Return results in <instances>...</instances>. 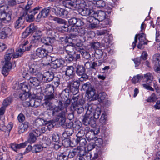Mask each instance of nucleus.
Listing matches in <instances>:
<instances>
[{
  "label": "nucleus",
  "instance_id": "1",
  "mask_svg": "<svg viewBox=\"0 0 160 160\" xmlns=\"http://www.w3.org/2000/svg\"><path fill=\"white\" fill-rule=\"evenodd\" d=\"M82 89L86 92V93L89 98L92 97L93 100H98L102 102L105 99L106 94L105 92H101L98 94L95 95L96 90L89 82H87L84 84L82 86Z\"/></svg>",
  "mask_w": 160,
  "mask_h": 160
},
{
  "label": "nucleus",
  "instance_id": "2",
  "mask_svg": "<svg viewBox=\"0 0 160 160\" xmlns=\"http://www.w3.org/2000/svg\"><path fill=\"white\" fill-rule=\"evenodd\" d=\"M138 38L139 41V44L137 46L138 48L142 49L143 48V45L147 44V43L146 42V38L144 34L142 33L140 34H137L135 35V37L134 41L132 44L133 49L136 46V43L137 42Z\"/></svg>",
  "mask_w": 160,
  "mask_h": 160
},
{
  "label": "nucleus",
  "instance_id": "3",
  "mask_svg": "<svg viewBox=\"0 0 160 160\" xmlns=\"http://www.w3.org/2000/svg\"><path fill=\"white\" fill-rule=\"evenodd\" d=\"M75 68L77 74L80 77L79 78L80 81H86L88 78V75L85 73V69L83 65H77L75 66Z\"/></svg>",
  "mask_w": 160,
  "mask_h": 160
},
{
  "label": "nucleus",
  "instance_id": "4",
  "mask_svg": "<svg viewBox=\"0 0 160 160\" xmlns=\"http://www.w3.org/2000/svg\"><path fill=\"white\" fill-rule=\"evenodd\" d=\"M82 122L85 125H90L92 127H94L96 125L95 120L92 116H91L90 115L86 114L84 116L82 119Z\"/></svg>",
  "mask_w": 160,
  "mask_h": 160
},
{
  "label": "nucleus",
  "instance_id": "5",
  "mask_svg": "<svg viewBox=\"0 0 160 160\" xmlns=\"http://www.w3.org/2000/svg\"><path fill=\"white\" fill-rule=\"evenodd\" d=\"M72 33L74 36H77L78 35L81 37H82L83 39L81 40L82 42H84L86 41V35L87 34V32L86 29L84 28H79L78 29L75 28L74 27ZM73 34H72V35Z\"/></svg>",
  "mask_w": 160,
  "mask_h": 160
},
{
  "label": "nucleus",
  "instance_id": "6",
  "mask_svg": "<svg viewBox=\"0 0 160 160\" xmlns=\"http://www.w3.org/2000/svg\"><path fill=\"white\" fill-rule=\"evenodd\" d=\"M52 12L57 16L62 18H66L67 16L68 12L64 9L56 6H52Z\"/></svg>",
  "mask_w": 160,
  "mask_h": 160
},
{
  "label": "nucleus",
  "instance_id": "7",
  "mask_svg": "<svg viewBox=\"0 0 160 160\" xmlns=\"http://www.w3.org/2000/svg\"><path fill=\"white\" fill-rule=\"evenodd\" d=\"M67 112V109H65L63 111H62L61 113H59L58 116L56 117L55 121L57 122L60 125H63L66 120L65 116Z\"/></svg>",
  "mask_w": 160,
  "mask_h": 160
},
{
  "label": "nucleus",
  "instance_id": "8",
  "mask_svg": "<svg viewBox=\"0 0 160 160\" xmlns=\"http://www.w3.org/2000/svg\"><path fill=\"white\" fill-rule=\"evenodd\" d=\"M12 128V125L11 124H8L7 126L4 125V122L2 120H0V131L5 132V136L6 137L9 136V133Z\"/></svg>",
  "mask_w": 160,
  "mask_h": 160
},
{
  "label": "nucleus",
  "instance_id": "9",
  "mask_svg": "<svg viewBox=\"0 0 160 160\" xmlns=\"http://www.w3.org/2000/svg\"><path fill=\"white\" fill-rule=\"evenodd\" d=\"M23 77L24 78H26L28 79V83H29V85L32 87H36L38 86L40 84V81L38 80L37 78L34 77H31L30 78L28 79V77H27V75H28L27 72L25 73V75L23 74Z\"/></svg>",
  "mask_w": 160,
  "mask_h": 160
},
{
  "label": "nucleus",
  "instance_id": "10",
  "mask_svg": "<svg viewBox=\"0 0 160 160\" xmlns=\"http://www.w3.org/2000/svg\"><path fill=\"white\" fill-rule=\"evenodd\" d=\"M38 29V27L34 24H31L22 33V37L24 38L27 37L29 35L35 32Z\"/></svg>",
  "mask_w": 160,
  "mask_h": 160
},
{
  "label": "nucleus",
  "instance_id": "11",
  "mask_svg": "<svg viewBox=\"0 0 160 160\" xmlns=\"http://www.w3.org/2000/svg\"><path fill=\"white\" fill-rule=\"evenodd\" d=\"M66 108H64V107L63 106L62 102L59 101L58 106H52L51 109L53 110V113L54 114V116H58L59 113H61V112L63 111Z\"/></svg>",
  "mask_w": 160,
  "mask_h": 160
},
{
  "label": "nucleus",
  "instance_id": "12",
  "mask_svg": "<svg viewBox=\"0 0 160 160\" xmlns=\"http://www.w3.org/2000/svg\"><path fill=\"white\" fill-rule=\"evenodd\" d=\"M68 86L70 87V91L74 95L77 94L79 92V83L77 82H74L72 83L71 82L68 83Z\"/></svg>",
  "mask_w": 160,
  "mask_h": 160
},
{
  "label": "nucleus",
  "instance_id": "13",
  "mask_svg": "<svg viewBox=\"0 0 160 160\" xmlns=\"http://www.w3.org/2000/svg\"><path fill=\"white\" fill-rule=\"evenodd\" d=\"M54 74L52 72H47L44 73L42 76V80L45 82L52 81L54 78Z\"/></svg>",
  "mask_w": 160,
  "mask_h": 160
},
{
  "label": "nucleus",
  "instance_id": "14",
  "mask_svg": "<svg viewBox=\"0 0 160 160\" xmlns=\"http://www.w3.org/2000/svg\"><path fill=\"white\" fill-rule=\"evenodd\" d=\"M68 23L70 25H76L77 27H80L84 24V22L80 18H70L68 20Z\"/></svg>",
  "mask_w": 160,
  "mask_h": 160
},
{
  "label": "nucleus",
  "instance_id": "15",
  "mask_svg": "<svg viewBox=\"0 0 160 160\" xmlns=\"http://www.w3.org/2000/svg\"><path fill=\"white\" fill-rule=\"evenodd\" d=\"M79 12L81 15L84 16L93 15L94 13L93 10L87 8H81L79 9Z\"/></svg>",
  "mask_w": 160,
  "mask_h": 160
},
{
  "label": "nucleus",
  "instance_id": "16",
  "mask_svg": "<svg viewBox=\"0 0 160 160\" xmlns=\"http://www.w3.org/2000/svg\"><path fill=\"white\" fill-rule=\"evenodd\" d=\"M81 102L79 101V102L75 103L74 104V108L79 114L82 113L84 109L83 104L84 101L83 100H81Z\"/></svg>",
  "mask_w": 160,
  "mask_h": 160
},
{
  "label": "nucleus",
  "instance_id": "17",
  "mask_svg": "<svg viewBox=\"0 0 160 160\" xmlns=\"http://www.w3.org/2000/svg\"><path fill=\"white\" fill-rule=\"evenodd\" d=\"M77 137L76 140L77 144L79 145L81 147L84 146L87 143V142L85 138H83L81 135H80V133H77L76 135Z\"/></svg>",
  "mask_w": 160,
  "mask_h": 160
},
{
  "label": "nucleus",
  "instance_id": "18",
  "mask_svg": "<svg viewBox=\"0 0 160 160\" xmlns=\"http://www.w3.org/2000/svg\"><path fill=\"white\" fill-rule=\"evenodd\" d=\"M91 132H87L86 134V137L87 140L88 141H91L93 139L95 141V143H97L98 142H100V144L101 145L102 143V139L100 138H97V137H94V138H93L92 136V134Z\"/></svg>",
  "mask_w": 160,
  "mask_h": 160
},
{
  "label": "nucleus",
  "instance_id": "19",
  "mask_svg": "<svg viewBox=\"0 0 160 160\" xmlns=\"http://www.w3.org/2000/svg\"><path fill=\"white\" fill-rule=\"evenodd\" d=\"M93 14H94V16L98 22L99 21H102L104 20L106 17L105 13L102 11H99L96 13L94 12Z\"/></svg>",
  "mask_w": 160,
  "mask_h": 160
},
{
  "label": "nucleus",
  "instance_id": "20",
  "mask_svg": "<svg viewBox=\"0 0 160 160\" xmlns=\"http://www.w3.org/2000/svg\"><path fill=\"white\" fill-rule=\"evenodd\" d=\"M36 54L40 58H44L46 59L45 57L47 55L48 52L46 49L40 48H38L36 50Z\"/></svg>",
  "mask_w": 160,
  "mask_h": 160
},
{
  "label": "nucleus",
  "instance_id": "21",
  "mask_svg": "<svg viewBox=\"0 0 160 160\" xmlns=\"http://www.w3.org/2000/svg\"><path fill=\"white\" fill-rule=\"evenodd\" d=\"M64 151V152L67 155L68 158H72L77 155L76 148L72 150H70L67 149L66 148V149Z\"/></svg>",
  "mask_w": 160,
  "mask_h": 160
},
{
  "label": "nucleus",
  "instance_id": "22",
  "mask_svg": "<svg viewBox=\"0 0 160 160\" xmlns=\"http://www.w3.org/2000/svg\"><path fill=\"white\" fill-rule=\"evenodd\" d=\"M29 123L27 122H25L21 124L18 128V132L19 134L27 130L29 127Z\"/></svg>",
  "mask_w": 160,
  "mask_h": 160
},
{
  "label": "nucleus",
  "instance_id": "23",
  "mask_svg": "<svg viewBox=\"0 0 160 160\" xmlns=\"http://www.w3.org/2000/svg\"><path fill=\"white\" fill-rule=\"evenodd\" d=\"M62 4L65 7L69 8H75L74 0H64Z\"/></svg>",
  "mask_w": 160,
  "mask_h": 160
},
{
  "label": "nucleus",
  "instance_id": "24",
  "mask_svg": "<svg viewBox=\"0 0 160 160\" xmlns=\"http://www.w3.org/2000/svg\"><path fill=\"white\" fill-rule=\"evenodd\" d=\"M55 95L54 94H47L45 96V102L44 104L46 105L49 106L51 104L50 101L54 99Z\"/></svg>",
  "mask_w": 160,
  "mask_h": 160
},
{
  "label": "nucleus",
  "instance_id": "25",
  "mask_svg": "<svg viewBox=\"0 0 160 160\" xmlns=\"http://www.w3.org/2000/svg\"><path fill=\"white\" fill-rule=\"evenodd\" d=\"M64 63V61L62 59H57L53 61L52 63V65L55 68L62 66Z\"/></svg>",
  "mask_w": 160,
  "mask_h": 160
},
{
  "label": "nucleus",
  "instance_id": "26",
  "mask_svg": "<svg viewBox=\"0 0 160 160\" xmlns=\"http://www.w3.org/2000/svg\"><path fill=\"white\" fill-rule=\"evenodd\" d=\"M24 22V21L23 19L19 18L16 22L14 25L15 28L16 29L19 28L21 29H23L25 27V25L23 24Z\"/></svg>",
  "mask_w": 160,
  "mask_h": 160
},
{
  "label": "nucleus",
  "instance_id": "27",
  "mask_svg": "<svg viewBox=\"0 0 160 160\" xmlns=\"http://www.w3.org/2000/svg\"><path fill=\"white\" fill-rule=\"evenodd\" d=\"M43 34L42 31L40 30L37 31L35 32V35L33 36L34 38V41L35 42H37V44L39 42L38 41L42 40L41 38L43 36Z\"/></svg>",
  "mask_w": 160,
  "mask_h": 160
},
{
  "label": "nucleus",
  "instance_id": "28",
  "mask_svg": "<svg viewBox=\"0 0 160 160\" xmlns=\"http://www.w3.org/2000/svg\"><path fill=\"white\" fill-rule=\"evenodd\" d=\"M52 6L53 5H52L51 6L44 8L41 11V12L43 15V18H45L48 16L50 11H52Z\"/></svg>",
  "mask_w": 160,
  "mask_h": 160
},
{
  "label": "nucleus",
  "instance_id": "29",
  "mask_svg": "<svg viewBox=\"0 0 160 160\" xmlns=\"http://www.w3.org/2000/svg\"><path fill=\"white\" fill-rule=\"evenodd\" d=\"M28 144V142H25L19 144H13L11 146V148L15 151L17 150L25 147Z\"/></svg>",
  "mask_w": 160,
  "mask_h": 160
},
{
  "label": "nucleus",
  "instance_id": "30",
  "mask_svg": "<svg viewBox=\"0 0 160 160\" xmlns=\"http://www.w3.org/2000/svg\"><path fill=\"white\" fill-rule=\"evenodd\" d=\"M144 79L147 84H150L153 81V77L152 73L148 72L144 74Z\"/></svg>",
  "mask_w": 160,
  "mask_h": 160
},
{
  "label": "nucleus",
  "instance_id": "31",
  "mask_svg": "<svg viewBox=\"0 0 160 160\" xmlns=\"http://www.w3.org/2000/svg\"><path fill=\"white\" fill-rule=\"evenodd\" d=\"M41 41L46 45L52 44L54 42L55 38H53L47 37L42 39Z\"/></svg>",
  "mask_w": 160,
  "mask_h": 160
},
{
  "label": "nucleus",
  "instance_id": "32",
  "mask_svg": "<svg viewBox=\"0 0 160 160\" xmlns=\"http://www.w3.org/2000/svg\"><path fill=\"white\" fill-rule=\"evenodd\" d=\"M74 74L73 67L72 66H68L65 71V75L72 78L74 76Z\"/></svg>",
  "mask_w": 160,
  "mask_h": 160
},
{
  "label": "nucleus",
  "instance_id": "33",
  "mask_svg": "<svg viewBox=\"0 0 160 160\" xmlns=\"http://www.w3.org/2000/svg\"><path fill=\"white\" fill-rule=\"evenodd\" d=\"M102 64V62L101 61H98L95 62H93L91 63L89 62H87L85 64V65L86 64H89L90 68L95 69L96 67L100 66Z\"/></svg>",
  "mask_w": 160,
  "mask_h": 160
},
{
  "label": "nucleus",
  "instance_id": "34",
  "mask_svg": "<svg viewBox=\"0 0 160 160\" xmlns=\"http://www.w3.org/2000/svg\"><path fill=\"white\" fill-rule=\"evenodd\" d=\"M77 154L80 157H84L87 153L85 149H83L81 147H78L76 148Z\"/></svg>",
  "mask_w": 160,
  "mask_h": 160
},
{
  "label": "nucleus",
  "instance_id": "35",
  "mask_svg": "<svg viewBox=\"0 0 160 160\" xmlns=\"http://www.w3.org/2000/svg\"><path fill=\"white\" fill-rule=\"evenodd\" d=\"M75 8H82L86 6V2L84 0H74Z\"/></svg>",
  "mask_w": 160,
  "mask_h": 160
},
{
  "label": "nucleus",
  "instance_id": "36",
  "mask_svg": "<svg viewBox=\"0 0 160 160\" xmlns=\"http://www.w3.org/2000/svg\"><path fill=\"white\" fill-rule=\"evenodd\" d=\"M29 94L27 92H20L19 95V98L23 101H26L29 99Z\"/></svg>",
  "mask_w": 160,
  "mask_h": 160
},
{
  "label": "nucleus",
  "instance_id": "37",
  "mask_svg": "<svg viewBox=\"0 0 160 160\" xmlns=\"http://www.w3.org/2000/svg\"><path fill=\"white\" fill-rule=\"evenodd\" d=\"M25 52V50L23 49L21 47H20L19 48L16 50L15 53H14L13 55V58H17L19 57H21Z\"/></svg>",
  "mask_w": 160,
  "mask_h": 160
},
{
  "label": "nucleus",
  "instance_id": "38",
  "mask_svg": "<svg viewBox=\"0 0 160 160\" xmlns=\"http://www.w3.org/2000/svg\"><path fill=\"white\" fill-rule=\"evenodd\" d=\"M55 88H53L50 84L47 85L45 89V92L47 94H54Z\"/></svg>",
  "mask_w": 160,
  "mask_h": 160
},
{
  "label": "nucleus",
  "instance_id": "39",
  "mask_svg": "<svg viewBox=\"0 0 160 160\" xmlns=\"http://www.w3.org/2000/svg\"><path fill=\"white\" fill-rule=\"evenodd\" d=\"M62 144L59 142H57L54 143V148L56 150L60 149V151H64L66 149V148L62 146Z\"/></svg>",
  "mask_w": 160,
  "mask_h": 160
},
{
  "label": "nucleus",
  "instance_id": "40",
  "mask_svg": "<svg viewBox=\"0 0 160 160\" xmlns=\"http://www.w3.org/2000/svg\"><path fill=\"white\" fill-rule=\"evenodd\" d=\"M70 87L67 85V88L64 89L62 92V98L68 97L69 95V92L70 91Z\"/></svg>",
  "mask_w": 160,
  "mask_h": 160
},
{
  "label": "nucleus",
  "instance_id": "41",
  "mask_svg": "<svg viewBox=\"0 0 160 160\" xmlns=\"http://www.w3.org/2000/svg\"><path fill=\"white\" fill-rule=\"evenodd\" d=\"M84 110L86 111V114L90 115L93 110L92 105L88 104H86L85 106Z\"/></svg>",
  "mask_w": 160,
  "mask_h": 160
},
{
  "label": "nucleus",
  "instance_id": "42",
  "mask_svg": "<svg viewBox=\"0 0 160 160\" xmlns=\"http://www.w3.org/2000/svg\"><path fill=\"white\" fill-rule=\"evenodd\" d=\"M38 66L34 64H31L29 65L28 71L31 73L34 74L38 70L37 67Z\"/></svg>",
  "mask_w": 160,
  "mask_h": 160
},
{
  "label": "nucleus",
  "instance_id": "43",
  "mask_svg": "<svg viewBox=\"0 0 160 160\" xmlns=\"http://www.w3.org/2000/svg\"><path fill=\"white\" fill-rule=\"evenodd\" d=\"M63 26L62 27V29L64 31L72 33L74 27L68 26V25L64 24Z\"/></svg>",
  "mask_w": 160,
  "mask_h": 160
},
{
  "label": "nucleus",
  "instance_id": "44",
  "mask_svg": "<svg viewBox=\"0 0 160 160\" xmlns=\"http://www.w3.org/2000/svg\"><path fill=\"white\" fill-rule=\"evenodd\" d=\"M143 78V75L138 74L134 76L132 79V83L133 84H136L140 80H141Z\"/></svg>",
  "mask_w": 160,
  "mask_h": 160
},
{
  "label": "nucleus",
  "instance_id": "45",
  "mask_svg": "<svg viewBox=\"0 0 160 160\" xmlns=\"http://www.w3.org/2000/svg\"><path fill=\"white\" fill-rule=\"evenodd\" d=\"M62 100L61 102L63 103V106L64 108H66V107H68L70 103V100L68 98V97L67 98H62Z\"/></svg>",
  "mask_w": 160,
  "mask_h": 160
},
{
  "label": "nucleus",
  "instance_id": "46",
  "mask_svg": "<svg viewBox=\"0 0 160 160\" xmlns=\"http://www.w3.org/2000/svg\"><path fill=\"white\" fill-rule=\"evenodd\" d=\"M29 137L28 139V143L29 142L30 143H34L36 140V137L33 133L30 132L29 134Z\"/></svg>",
  "mask_w": 160,
  "mask_h": 160
},
{
  "label": "nucleus",
  "instance_id": "47",
  "mask_svg": "<svg viewBox=\"0 0 160 160\" xmlns=\"http://www.w3.org/2000/svg\"><path fill=\"white\" fill-rule=\"evenodd\" d=\"M45 34L47 37L55 38L54 32L51 28H46L45 30Z\"/></svg>",
  "mask_w": 160,
  "mask_h": 160
},
{
  "label": "nucleus",
  "instance_id": "48",
  "mask_svg": "<svg viewBox=\"0 0 160 160\" xmlns=\"http://www.w3.org/2000/svg\"><path fill=\"white\" fill-rule=\"evenodd\" d=\"M60 84V79L58 77H55L53 82L51 85L55 89L57 88Z\"/></svg>",
  "mask_w": 160,
  "mask_h": 160
},
{
  "label": "nucleus",
  "instance_id": "49",
  "mask_svg": "<svg viewBox=\"0 0 160 160\" xmlns=\"http://www.w3.org/2000/svg\"><path fill=\"white\" fill-rule=\"evenodd\" d=\"M43 148V147L41 145H35L32 148V151L33 152L37 153L42 151Z\"/></svg>",
  "mask_w": 160,
  "mask_h": 160
},
{
  "label": "nucleus",
  "instance_id": "50",
  "mask_svg": "<svg viewBox=\"0 0 160 160\" xmlns=\"http://www.w3.org/2000/svg\"><path fill=\"white\" fill-rule=\"evenodd\" d=\"M93 15L90 16L88 17L87 19V21L90 23H98V22L94 16V14H93Z\"/></svg>",
  "mask_w": 160,
  "mask_h": 160
},
{
  "label": "nucleus",
  "instance_id": "51",
  "mask_svg": "<svg viewBox=\"0 0 160 160\" xmlns=\"http://www.w3.org/2000/svg\"><path fill=\"white\" fill-rule=\"evenodd\" d=\"M152 61L156 65L157 63L160 64V55L159 54H155L153 56Z\"/></svg>",
  "mask_w": 160,
  "mask_h": 160
},
{
  "label": "nucleus",
  "instance_id": "52",
  "mask_svg": "<svg viewBox=\"0 0 160 160\" xmlns=\"http://www.w3.org/2000/svg\"><path fill=\"white\" fill-rule=\"evenodd\" d=\"M74 48L72 46L68 45L64 48L65 50L67 53H72L74 49Z\"/></svg>",
  "mask_w": 160,
  "mask_h": 160
},
{
  "label": "nucleus",
  "instance_id": "53",
  "mask_svg": "<svg viewBox=\"0 0 160 160\" xmlns=\"http://www.w3.org/2000/svg\"><path fill=\"white\" fill-rule=\"evenodd\" d=\"M19 87L23 92H28L29 91L28 87L25 83H20L19 85Z\"/></svg>",
  "mask_w": 160,
  "mask_h": 160
},
{
  "label": "nucleus",
  "instance_id": "54",
  "mask_svg": "<svg viewBox=\"0 0 160 160\" xmlns=\"http://www.w3.org/2000/svg\"><path fill=\"white\" fill-rule=\"evenodd\" d=\"M101 114V109L98 108H97L93 114V118L94 119H97L99 118L100 115Z\"/></svg>",
  "mask_w": 160,
  "mask_h": 160
},
{
  "label": "nucleus",
  "instance_id": "55",
  "mask_svg": "<svg viewBox=\"0 0 160 160\" xmlns=\"http://www.w3.org/2000/svg\"><path fill=\"white\" fill-rule=\"evenodd\" d=\"M52 20L58 23L59 24H65L66 23L65 21L62 18L55 17H52Z\"/></svg>",
  "mask_w": 160,
  "mask_h": 160
},
{
  "label": "nucleus",
  "instance_id": "56",
  "mask_svg": "<svg viewBox=\"0 0 160 160\" xmlns=\"http://www.w3.org/2000/svg\"><path fill=\"white\" fill-rule=\"evenodd\" d=\"M90 46L91 48L96 50L100 47V43L98 42L94 41L90 43Z\"/></svg>",
  "mask_w": 160,
  "mask_h": 160
},
{
  "label": "nucleus",
  "instance_id": "57",
  "mask_svg": "<svg viewBox=\"0 0 160 160\" xmlns=\"http://www.w3.org/2000/svg\"><path fill=\"white\" fill-rule=\"evenodd\" d=\"M28 12L26 10H23L22 11V12L21 13V16L19 18L22 19H23V21H25V20H26L27 19L28 14Z\"/></svg>",
  "mask_w": 160,
  "mask_h": 160
},
{
  "label": "nucleus",
  "instance_id": "58",
  "mask_svg": "<svg viewBox=\"0 0 160 160\" xmlns=\"http://www.w3.org/2000/svg\"><path fill=\"white\" fill-rule=\"evenodd\" d=\"M12 100L11 97H9L5 99L3 102V105L4 106L6 107L9 105L12 102Z\"/></svg>",
  "mask_w": 160,
  "mask_h": 160
},
{
  "label": "nucleus",
  "instance_id": "59",
  "mask_svg": "<svg viewBox=\"0 0 160 160\" xmlns=\"http://www.w3.org/2000/svg\"><path fill=\"white\" fill-rule=\"evenodd\" d=\"M57 158L58 160H67L68 158L67 155L65 154L64 152L63 153H61L58 155Z\"/></svg>",
  "mask_w": 160,
  "mask_h": 160
},
{
  "label": "nucleus",
  "instance_id": "60",
  "mask_svg": "<svg viewBox=\"0 0 160 160\" xmlns=\"http://www.w3.org/2000/svg\"><path fill=\"white\" fill-rule=\"evenodd\" d=\"M41 7L38 6L34 8L32 10L29 11V13H31L33 15H34L39 11Z\"/></svg>",
  "mask_w": 160,
  "mask_h": 160
},
{
  "label": "nucleus",
  "instance_id": "61",
  "mask_svg": "<svg viewBox=\"0 0 160 160\" xmlns=\"http://www.w3.org/2000/svg\"><path fill=\"white\" fill-rule=\"evenodd\" d=\"M92 155L91 152H88L87 153L84 157H82L83 160H92L91 159Z\"/></svg>",
  "mask_w": 160,
  "mask_h": 160
},
{
  "label": "nucleus",
  "instance_id": "62",
  "mask_svg": "<svg viewBox=\"0 0 160 160\" xmlns=\"http://www.w3.org/2000/svg\"><path fill=\"white\" fill-rule=\"evenodd\" d=\"M106 120L105 114L104 113H102L99 120L100 122L102 125H104L106 123Z\"/></svg>",
  "mask_w": 160,
  "mask_h": 160
},
{
  "label": "nucleus",
  "instance_id": "63",
  "mask_svg": "<svg viewBox=\"0 0 160 160\" xmlns=\"http://www.w3.org/2000/svg\"><path fill=\"white\" fill-rule=\"evenodd\" d=\"M71 53H68L65 58L66 60L67 61L71 62L74 59L73 55H72Z\"/></svg>",
  "mask_w": 160,
  "mask_h": 160
},
{
  "label": "nucleus",
  "instance_id": "64",
  "mask_svg": "<svg viewBox=\"0 0 160 160\" xmlns=\"http://www.w3.org/2000/svg\"><path fill=\"white\" fill-rule=\"evenodd\" d=\"M96 4L98 7L100 8L103 7L105 6L106 5L105 2L102 0H100L97 2Z\"/></svg>",
  "mask_w": 160,
  "mask_h": 160
}]
</instances>
